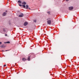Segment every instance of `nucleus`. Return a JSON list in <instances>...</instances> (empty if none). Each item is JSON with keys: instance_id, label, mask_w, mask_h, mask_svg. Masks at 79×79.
Segmentation results:
<instances>
[{"instance_id": "18", "label": "nucleus", "mask_w": 79, "mask_h": 79, "mask_svg": "<svg viewBox=\"0 0 79 79\" xmlns=\"http://www.w3.org/2000/svg\"><path fill=\"white\" fill-rule=\"evenodd\" d=\"M5 36H7V35L6 34L5 35Z\"/></svg>"}, {"instance_id": "20", "label": "nucleus", "mask_w": 79, "mask_h": 79, "mask_svg": "<svg viewBox=\"0 0 79 79\" xmlns=\"http://www.w3.org/2000/svg\"><path fill=\"white\" fill-rule=\"evenodd\" d=\"M19 6H21V4H19Z\"/></svg>"}, {"instance_id": "15", "label": "nucleus", "mask_w": 79, "mask_h": 79, "mask_svg": "<svg viewBox=\"0 0 79 79\" xmlns=\"http://www.w3.org/2000/svg\"><path fill=\"white\" fill-rule=\"evenodd\" d=\"M34 22H35V23L36 22V20H34Z\"/></svg>"}, {"instance_id": "2", "label": "nucleus", "mask_w": 79, "mask_h": 79, "mask_svg": "<svg viewBox=\"0 0 79 79\" xmlns=\"http://www.w3.org/2000/svg\"><path fill=\"white\" fill-rule=\"evenodd\" d=\"M74 8L73 7V6H71V7H69V10H73V8Z\"/></svg>"}, {"instance_id": "12", "label": "nucleus", "mask_w": 79, "mask_h": 79, "mask_svg": "<svg viewBox=\"0 0 79 79\" xmlns=\"http://www.w3.org/2000/svg\"><path fill=\"white\" fill-rule=\"evenodd\" d=\"M18 2L20 4H21V2L20 0L18 1Z\"/></svg>"}, {"instance_id": "23", "label": "nucleus", "mask_w": 79, "mask_h": 79, "mask_svg": "<svg viewBox=\"0 0 79 79\" xmlns=\"http://www.w3.org/2000/svg\"><path fill=\"white\" fill-rule=\"evenodd\" d=\"M2 52H4V51H2Z\"/></svg>"}, {"instance_id": "13", "label": "nucleus", "mask_w": 79, "mask_h": 79, "mask_svg": "<svg viewBox=\"0 0 79 79\" xmlns=\"http://www.w3.org/2000/svg\"><path fill=\"white\" fill-rule=\"evenodd\" d=\"M22 6H23V8H26V6L25 5H23Z\"/></svg>"}, {"instance_id": "14", "label": "nucleus", "mask_w": 79, "mask_h": 79, "mask_svg": "<svg viewBox=\"0 0 79 79\" xmlns=\"http://www.w3.org/2000/svg\"><path fill=\"white\" fill-rule=\"evenodd\" d=\"M8 23L9 24V25H10V21H9L8 22Z\"/></svg>"}, {"instance_id": "9", "label": "nucleus", "mask_w": 79, "mask_h": 79, "mask_svg": "<svg viewBox=\"0 0 79 79\" xmlns=\"http://www.w3.org/2000/svg\"><path fill=\"white\" fill-rule=\"evenodd\" d=\"M22 4H23L24 5H26V2H24L23 3H22Z\"/></svg>"}, {"instance_id": "5", "label": "nucleus", "mask_w": 79, "mask_h": 79, "mask_svg": "<svg viewBox=\"0 0 79 79\" xmlns=\"http://www.w3.org/2000/svg\"><path fill=\"white\" fill-rule=\"evenodd\" d=\"M27 24H28L27 22H25L24 23V26H26V25H27Z\"/></svg>"}, {"instance_id": "7", "label": "nucleus", "mask_w": 79, "mask_h": 79, "mask_svg": "<svg viewBox=\"0 0 79 79\" xmlns=\"http://www.w3.org/2000/svg\"><path fill=\"white\" fill-rule=\"evenodd\" d=\"M30 56H28V57L27 60L28 61H30Z\"/></svg>"}, {"instance_id": "3", "label": "nucleus", "mask_w": 79, "mask_h": 79, "mask_svg": "<svg viewBox=\"0 0 79 79\" xmlns=\"http://www.w3.org/2000/svg\"><path fill=\"white\" fill-rule=\"evenodd\" d=\"M6 12H4L2 14V15L3 16H6Z\"/></svg>"}, {"instance_id": "11", "label": "nucleus", "mask_w": 79, "mask_h": 79, "mask_svg": "<svg viewBox=\"0 0 79 79\" xmlns=\"http://www.w3.org/2000/svg\"><path fill=\"white\" fill-rule=\"evenodd\" d=\"M29 6L27 5H26V9H28V7Z\"/></svg>"}, {"instance_id": "10", "label": "nucleus", "mask_w": 79, "mask_h": 79, "mask_svg": "<svg viewBox=\"0 0 79 79\" xmlns=\"http://www.w3.org/2000/svg\"><path fill=\"white\" fill-rule=\"evenodd\" d=\"M23 14H21L19 15V17H23Z\"/></svg>"}, {"instance_id": "8", "label": "nucleus", "mask_w": 79, "mask_h": 79, "mask_svg": "<svg viewBox=\"0 0 79 79\" xmlns=\"http://www.w3.org/2000/svg\"><path fill=\"white\" fill-rule=\"evenodd\" d=\"M10 41H7V42H5L4 44H10Z\"/></svg>"}, {"instance_id": "17", "label": "nucleus", "mask_w": 79, "mask_h": 79, "mask_svg": "<svg viewBox=\"0 0 79 79\" xmlns=\"http://www.w3.org/2000/svg\"><path fill=\"white\" fill-rule=\"evenodd\" d=\"M48 14H50V12H48Z\"/></svg>"}, {"instance_id": "22", "label": "nucleus", "mask_w": 79, "mask_h": 79, "mask_svg": "<svg viewBox=\"0 0 79 79\" xmlns=\"http://www.w3.org/2000/svg\"><path fill=\"white\" fill-rule=\"evenodd\" d=\"M6 51H7V50H6Z\"/></svg>"}, {"instance_id": "19", "label": "nucleus", "mask_w": 79, "mask_h": 79, "mask_svg": "<svg viewBox=\"0 0 79 79\" xmlns=\"http://www.w3.org/2000/svg\"><path fill=\"white\" fill-rule=\"evenodd\" d=\"M2 44V42H0V45H1Z\"/></svg>"}, {"instance_id": "1", "label": "nucleus", "mask_w": 79, "mask_h": 79, "mask_svg": "<svg viewBox=\"0 0 79 79\" xmlns=\"http://www.w3.org/2000/svg\"><path fill=\"white\" fill-rule=\"evenodd\" d=\"M51 19L50 18H48L47 19V23L48 24H51Z\"/></svg>"}, {"instance_id": "21", "label": "nucleus", "mask_w": 79, "mask_h": 79, "mask_svg": "<svg viewBox=\"0 0 79 79\" xmlns=\"http://www.w3.org/2000/svg\"><path fill=\"white\" fill-rule=\"evenodd\" d=\"M66 0L67 2V1H68L69 0Z\"/></svg>"}, {"instance_id": "16", "label": "nucleus", "mask_w": 79, "mask_h": 79, "mask_svg": "<svg viewBox=\"0 0 79 79\" xmlns=\"http://www.w3.org/2000/svg\"><path fill=\"white\" fill-rule=\"evenodd\" d=\"M6 64H5L4 66H3V67H5V66H6Z\"/></svg>"}, {"instance_id": "6", "label": "nucleus", "mask_w": 79, "mask_h": 79, "mask_svg": "<svg viewBox=\"0 0 79 79\" xmlns=\"http://www.w3.org/2000/svg\"><path fill=\"white\" fill-rule=\"evenodd\" d=\"M22 60L23 61H26L27 59L25 58H23L22 59Z\"/></svg>"}, {"instance_id": "4", "label": "nucleus", "mask_w": 79, "mask_h": 79, "mask_svg": "<svg viewBox=\"0 0 79 79\" xmlns=\"http://www.w3.org/2000/svg\"><path fill=\"white\" fill-rule=\"evenodd\" d=\"M5 47V46L4 45V44H3L2 45H1V47L2 48H4Z\"/></svg>"}]
</instances>
